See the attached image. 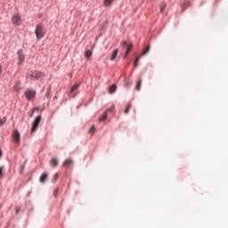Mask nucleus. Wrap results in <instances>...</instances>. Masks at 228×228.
Returning <instances> with one entry per match:
<instances>
[{
    "instance_id": "c756f323",
    "label": "nucleus",
    "mask_w": 228,
    "mask_h": 228,
    "mask_svg": "<svg viewBox=\"0 0 228 228\" xmlns=\"http://www.w3.org/2000/svg\"><path fill=\"white\" fill-rule=\"evenodd\" d=\"M53 179H54V181H56V180L58 179V173H56V174L54 175Z\"/></svg>"
},
{
    "instance_id": "72a5a7b5",
    "label": "nucleus",
    "mask_w": 228,
    "mask_h": 228,
    "mask_svg": "<svg viewBox=\"0 0 228 228\" xmlns=\"http://www.w3.org/2000/svg\"><path fill=\"white\" fill-rule=\"evenodd\" d=\"M3 156V151L0 150V158Z\"/></svg>"
},
{
    "instance_id": "4468645a",
    "label": "nucleus",
    "mask_w": 228,
    "mask_h": 228,
    "mask_svg": "<svg viewBox=\"0 0 228 228\" xmlns=\"http://www.w3.org/2000/svg\"><path fill=\"white\" fill-rule=\"evenodd\" d=\"M117 54H118V49H116L113 51L111 56H110V61H113V60H115V58H117Z\"/></svg>"
},
{
    "instance_id": "aec40b11",
    "label": "nucleus",
    "mask_w": 228,
    "mask_h": 228,
    "mask_svg": "<svg viewBox=\"0 0 228 228\" xmlns=\"http://www.w3.org/2000/svg\"><path fill=\"white\" fill-rule=\"evenodd\" d=\"M5 122H6V118H0V127L2 126H4Z\"/></svg>"
},
{
    "instance_id": "cd10ccee",
    "label": "nucleus",
    "mask_w": 228,
    "mask_h": 228,
    "mask_svg": "<svg viewBox=\"0 0 228 228\" xmlns=\"http://www.w3.org/2000/svg\"><path fill=\"white\" fill-rule=\"evenodd\" d=\"M125 86H126V88L131 86V83H129V81H125Z\"/></svg>"
},
{
    "instance_id": "20e7f679",
    "label": "nucleus",
    "mask_w": 228,
    "mask_h": 228,
    "mask_svg": "<svg viewBox=\"0 0 228 228\" xmlns=\"http://www.w3.org/2000/svg\"><path fill=\"white\" fill-rule=\"evenodd\" d=\"M79 92V84H75L69 90V95L75 97Z\"/></svg>"
},
{
    "instance_id": "7ed1b4c3",
    "label": "nucleus",
    "mask_w": 228,
    "mask_h": 228,
    "mask_svg": "<svg viewBox=\"0 0 228 228\" xmlns=\"http://www.w3.org/2000/svg\"><path fill=\"white\" fill-rule=\"evenodd\" d=\"M42 120V116H37L34 122L32 123V128L31 133H35L37 129H38V124H40V121Z\"/></svg>"
},
{
    "instance_id": "2f4dec72",
    "label": "nucleus",
    "mask_w": 228,
    "mask_h": 228,
    "mask_svg": "<svg viewBox=\"0 0 228 228\" xmlns=\"http://www.w3.org/2000/svg\"><path fill=\"white\" fill-rule=\"evenodd\" d=\"M2 174H3V167H0V177H1Z\"/></svg>"
},
{
    "instance_id": "6e6552de",
    "label": "nucleus",
    "mask_w": 228,
    "mask_h": 228,
    "mask_svg": "<svg viewBox=\"0 0 228 228\" xmlns=\"http://www.w3.org/2000/svg\"><path fill=\"white\" fill-rule=\"evenodd\" d=\"M20 16L19 15H14L12 16V24H14V26H19V24H20Z\"/></svg>"
},
{
    "instance_id": "393cba45",
    "label": "nucleus",
    "mask_w": 228,
    "mask_h": 228,
    "mask_svg": "<svg viewBox=\"0 0 228 228\" xmlns=\"http://www.w3.org/2000/svg\"><path fill=\"white\" fill-rule=\"evenodd\" d=\"M113 110H115V106H111L110 107L107 111H105V113H111V111H113Z\"/></svg>"
},
{
    "instance_id": "bb28decb",
    "label": "nucleus",
    "mask_w": 228,
    "mask_h": 228,
    "mask_svg": "<svg viewBox=\"0 0 228 228\" xmlns=\"http://www.w3.org/2000/svg\"><path fill=\"white\" fill-rule=\"evenodd\" d=\"M35 111H38V107H35L32 110V113L30 114V117H33V114L35 113Z\"/></svg>"
},
{
    "instance_id": "f3484780",
    "label": "nucleus",
    "mask_w": 228,
    "mask_h": 228,
    "mask_svg": "<svg viewBox=\"0 0 228 228\" xmlns=\"http://www.w3.org/2000/svg\"><path fill=\"white\" fill-rule=\"evenodd\" d=\"M142 88V79L140 78L135 86V90H137V92H140V89Z\"/></svg>"
},
{
    "instance_id": "5701e85b",
    "label": "nucleus",
    "mask_w": 228,
    "mask_h": 228,
    "mask_svg": "<svg viewBox=\"0 0 228 228\" xmlns=\"http://www.w3.org/2000/svg\"><path fill=\"white\" fill-rule=\"evenodd\" d=\"M113 0H105L104 1V5L105 6H110V4H111V2H112Z\"/></svg>"
},
{
    "instance_id": "9b49d317",
    "label": "nucleus",
    "mask_w": 228,
    "mask_h": 228,
    "mask_svg": "<svg viewBox=\"0 0 228 228\" xmlns=\"http://www.w3.org/2000/svg\"><path fill=\"white\" fill-rule=\"evenodd\" d=\"M50 165L51 167H53V168H56V167H58V160L53 158L50 160Z\"/></svg>"
},
{
    "instance_id": "39448f33",
    "label": "nucleus",
    "mask_w": 228,
    "mask_h": 228,
    "mask_svg": "<svg viewBox=\"0 0 228 228\" xmlns=\"http://www.w3.org/2000/svg\"><path fill=\"white\" fill-rule=\"evenodd\" d=\"M12 140L17 145L20 143V134L19 133V130H14L12 132Z\"/></svg>"
},
{
    "instance_id": "c85d7f7f",
    "label": "nucleus",
    "mask_w": 228,
    "mask_h": 228,
    "mask_svg": "<svg viewBox=\"0 0 228 228\" xmlns=\"http://www.w3.org/2000/svg\"><path fill=\"white\" fill-rule=\"evenodd\" d=\"M53 195L54 197H56L58 195V189H56L54 191H53Z\"/></svg>"
},
{
    "instance_id": "4be33fe9",
    "label": "nucleus",
    "mask_w": 228,
    "mask_h": 228,
    "mask_svg": "<svg viewBox=\"0 0 228 228\" xmlns=\"http://www.w3.org/2000/svg\"><path fill=\"white\" fill-rule=\"evenodd\" d=\"M129 110H131V104H128L125 110V114L127 115L129 113Z\"/></svg>"
},
{
    "instance_id": "423d86ee",
    "label": "nucleus",
    "mask_w": 228,
    "mask_h": 228,
    "mask_svg": "<svg viewBox=\"0 0 228 228\" xmlns=\"http://www.w3.org/2000/svg\"><path fill=\"white\" fill-rule=\"evenodd\" d=\"M123 47H126V54H125V58L127 57V54H129V53H131V49H133V43H127V41H124L122 43Z\"/></svg>"
},
{
    "instance_id": "7c9ffc66",
    "label": "nucleus",
    "mask_w": 228,
    "mask_h": 228,
    "mask_svg": "<svg viewBox=\"0 0 228 228\" xmlns=\"http://www.w3.org/2000/svg\"><path fill=\"white\" fill-rule=\"evenodd\" d=\"M1 74H3V67L0 64V76H1Z\"/></svg>"
},
{
    "instance_id": "f8f14e48",
    "label": "nucleus",
    "mask_w": 228,
    "mask_h": 228,
    "mask_svg": "<svg viewBox=\"0 0 228 228\" xmlns=\"http://www.w3.org/2000/svg\"><path fill=\"white\" fill-rule=\"evenodd\" d=\"M47 177H49V175L46 173H44L41 176H40V183H45V181H47Z\"/></svg>"
},
{
    "instance_id": "f03ea898",
    "label": "nucleus",
    "mask_w": 228,
    "mask_h": 228,
    "mask_svg": "<svg viewBox=\"0 0 228 228\" xmlns=\"http://www.w3.org/2000/svg\"><path fill=\"white\" fill-rule=\"evenodd\" d=\"M35 33L37 38H44V26L42 24L37 25Z\"/></svg>"
},
{
    "instance_id": "2eb2a0df",
    "label": "nucleus",
    "mask_w": 228,
    "mask_h": 228,
    "mask_svg": "<svg viewBox=\"0 0 228 228\" xmlns=\"http://www.w3.org/2000/svg\"><path fill=\"white\" fill-rule=\"evenodd\" d=\"M14 91L15 92H20V82H16L14 85Z\"/></svg>"
},
{
    "instance_id": "a211bd4d",
    "label": "nucleus",
    "mask_w": 228,
    "mask_h": 228,
    "mask_svg": "<svg viewBox=\"0 0 228 228\" xmlns=\"http://www.w3.org/2000/svg\"><path fill=\"white\" fill-rule=\"evenodd\" d=\"M117 91V86L112 85L110 88H109V94H114Z\"/></svg>"
},
{
    "instance_id": "412c9836",
    "label": "nucleus",
    "mask_w": 228,
    "mask_h": 228,
    "mask_svg": "<svg viewBox=\"0 0 228 228\" xmlns=\"http://www.w3.org/2000/svg\"><path fill=\"white\" fill-rule=\"evenodd\" d=\"M165 8H167V4H162L160 6V13H163V12L165 11Z\"/></svg>"
},
{
    "instance_id": "b1692460",
    "label": "nucleus",
    "mask_w": 228,
    "mask_h": 228,
    "mask_svg": "<svg viewBox=\"0 0 228 228\" xmlns=\"http://www.w3.org/2000/svg\"><path fill=\"white\" fill-rule=\"evenodd\" d=\"M94 133H95V126H93L90 129H89V134H94Z\"/></svg>"
},
{
    "instance_id": "1a4fd4ad",
    "label": "nucleus",
    "mask_w": 228,
    "mask_h": 228,
    "mask_svg": "<svg viewBox=\"0 0 228 228\" xmlns=\"http://www.w3.org/2000/svg\"><path fill=\"white\" fill-rule=\"evenodd\" d=\"M43 74L40 71H34L31 74V77H33L34 79H40V77H42Z\"/></svg>"
},
{
    "instance_id": "ddd939ff",
    "label": "nucleus",
    "mask_w": 228,
    "mask_h": 228,
    "mask_svg": "<svg viewBox=\"0 0 228 228\" xmlns=\"http://www.w3.org/2000/svg\"><path fill=\"white\" fill-rule=\"evenodd\" d=\"M106 118H108V112H104L101 115V117L99 118V122H104Z\"/></svg>"
},
{
    "instance_id": "dca6fc26",
    "label": "nucleus",
    "mask_w": 228,
    "mask_h": 228,
    "mask_svg": "<svg viewBox=\"0 0 228 228\" xmlns=\"http://www.w3.org/2000/svg\"><path fill=\"white\" fill-rule=\"evenodd\" d=\"M149 51H151L150 45H148L146 48L143 49V51L141 53V56H145V54H147Z\"/></svg>"
},
{
    "instance_id": "f257e3e1",
    "label": "nucleus",
    "mask_w": 228,
    "mask_h": 228,
    "mask_svg": "<svg viewBox=\"0 0 228 228\" xmlns=\"http://www.w3.org/2000/svg\"><path fill=\"white\" fill-rule=\"evenodd\" d=\"M25 97L28 101H33L37 97V91L33 89H28L25 91Z\"/></svg>"
},
{
    "instance_id": "6ab92c4d",
    "label": "nucleus",
    "mask_w": 228,
    "mask_h": 228,
    "mask_svg": "<svg viewBox=\"0 0 228 228\" xmlns=\"http://www.w3.org/2000/svg\"><path fill=\"white\" fill-rule=\"evenodd\" d=\"M85 56L86 58H90V56H92V51L86 50L85 53Z\"/></svg>"
},
{
    "instance_id": "473e14b6",
    "label": "nucleus",
    "mask_w": 228,
    "mask_h": 228,
    "mask_svg": "<svg viewBox=\"0 0 228 228\" xmlns=\"http://www.w3.org/2000/svg\"><path fill=\"white\" fill-rule=\"evenodd\" d=\"M19 211H20V208H17V209H16V214H18Z\"/></svg>"
},
{
    "instance_id": "a878e982",
    "label": "nucleus",
    "mask_w": 228,
    "mask_h": 228,
    "mask_svg": "<svg viewBox=\"0 0 228 228\" xmlns=\"http://www.w3.org/2000/svg\"><path fill=\"white\" fill-rule=\"evenodd\" d=\"M140 61V57H137L135 60H134V67H138V62Z\"/></svg>"
},
{
    "instance_id": "9d476101",
    "label": "nucleus",
    "mask_w": 228,
    "mask_h": 228,
    "mask_svg": "<svg viewBox=\"0 0 228 228\" xmlns=\"http://www.w3.org/2000/svg\"><path fill=\"white\" fill-rule=\"evenodd\" d=\"M74 162L71 160V159H68L64 161L63 163V167H65L66 168H69V167H72V164Z\"/></svg>"
},
{
    "instance_id": "0eeeda50",
    "label": "nucleus",
    "mask_w": 228,
    "mask_h": 228,
    "mask_svg": "<svg viewBox=\"0 0 228 228\" xmlns=\"http://www.w3.org/2000/svg\"><path fill=\"white\" fill-rule=\"evenodd\" d=\"M17 54L19 56V65H22L24 63L25 56H24V52L22 50H19L17 52Z\"/></svg>"
}]
</instances>
